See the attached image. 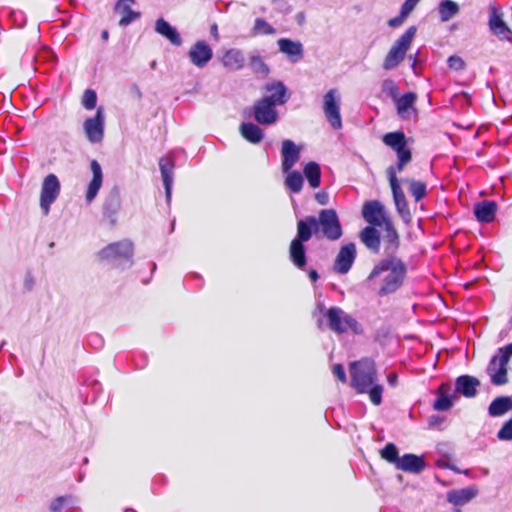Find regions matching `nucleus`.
Listing matches in <instances>:
<instances>
[{
	"instance_id": "obj_1",
	"label": "nucleus",
	"mask_w": 512,
	"mask_h": 512,
	"mask_svg": "<svg viewBox=\"0 0 512 512\" xmlns=\"http://www.w3.org/2000/svg\"><path fill=\"white\" fill-rule=\"evenodd\" d=\"M387 272L378 290L379 296L395 293L401 288L407 274V266L400 258H383L371 271L368 279L372 280Z\"/></svg>"
},
{
	"instance_id": "obj_2",
	"label": "nucleus",
	"mask_w": 512,
	"mask_h": 512,
	"mask_svg": "<svg viewBox=\"0 0 512 512\" xmlns=\"http://www.w3.org/2000/svg\"><path fill=\"white\" fill-rule=\"evenodd\" d=\"M297 223L299 226L310 229L311 237L316 236L336 241L343 234L339 217L334 209H323L319 212L318 217L306 216Z\"/></svg>"
},
{
	"instance_id": "obj_3",
	"label": "nucleus",
	"mask_w": 512,
	"mask_h": 512,
	"mask_svg": "<svg viewBox=\"0 0 512 512\" xmlns=\"http://www.w3.org/2000/svg\"><path fill=\"white\" fill-rule=\"evenodd\" d=\"M319 310L327 319V326L330 330L337 334L347 333L351 331L355 335L364 333L363 326L350 314L346 313L339 307H330L325 309L324 305H319Z\"/></svg>"
},
{
	"instance_id": "obj_4",
	"label": "nucleus",
	"mask_w": 512,
	"mask_h": 512,
	"mask_svg": "<svg viewBox=\"0 0 512 512\" xmlns=\"http://www.w3.org/2000/svg\"><path fill=\"white\" fill-rule=\"evenodd\" d=\"M133 255L134 245L127 239L111 243L99 252V256L102 260H106L122 269L132 265Z\"/></svg>"
},
{
	"instance_id": "obj_5",
	"label": "nucleus",
	"mask_w": 512,
	"mask_h": 512,
	"mask_svg": "<svg viewBox=\"0 0 512 512\" xmlns=\"http://www.w3.org/2000/svg\"><path fill=\"white\" fill-rule=\"evenodd\" d=\"M416 32L417 28L411 26L394 42L383 61L382 67L384 70L395 69L405 59Z\"/></svg>"
},
{
	"instance_id": "obj_6",
	"label": "nucleus",
	"mask_w": 512,
	"mask_h": 512,
	"mask_svg": "<svg viewBox=\"0 0 512 512\" xmlns=\"http://www.w3.org/2000/svg\"><path fill=\"white\" fill-rule=\"evenodd\" d=\"M375 363L371 359H362L351 365V385L358 393H366L375 383Z\"/></svg>"
},
{
	"instance_id": "obj_7",
	"label": "nucleus",
	"mask_w": 512,
	"mask_h": 512,
	"mask_svg": "<svg viewBox=\"0 0 512 512\" xmlns=\"http://www.w3.org/2000/svg\"><path fill=\"white\" fill-rule=\"evenodd\" d=\"M511 357L512 343L499 348L497 353L491 358L487 367V373L493 385L500 386L508 382L507 365Z\"/></svg>"
},
{
	"instance_id": "obj_8",
	"label": "nucleus",
	"mask_w": 512,
	"mask_h": 512,
	"mask_svg": "<svg viewBox=\"0 0 512 512\" xmlns=\"http://www.w3.org/2000/svg\"><path fill=\"white\" fill-rule=\"evenodd\" d=\"M311 238L310 229L297 224V234L290 243L289 256L292 263L299 269H303L307 264L305 243Z\"/></svg>"
},
{
	"instance_id": "obj_9",
	"label": "nucleus",
	"mask_w": 512,
	"mask_h": 512,
	"mask_svg": "<svg viewBox=\"0 0 512 512\" xmlns=\"http://www.w3.org/2000/svg\"><path fill=\"white\" fill-rule=\"evenodd\" d=\"M340 105L341 96L337 89L332 88L323 96V113L327 122L335 130H340L342 128Z\"/></svg>"
},
{
	"instance_id": "obj_10",
	"label": "nucleus",
	"mask_w": 512,
	"mask_h": 512,
	"mask_svg": "<svg viewBox=\"0 0 512 512\" xmlns=\"http://www.w3.org/2000/svg\"><path fill=\"white\" fill-rule=\"evenodd\" d=\"M387 175L392 190L396 210L400 215L401 219L403 220V222L405 224H409L412 221V214L408 202L406 200L405 194L399 185L395 169L393 167H388Z\"/></svg>"
},
{
	"instance_id": "obj_11",
	"label": "nucleus",
	"mask_w": 512,
	"mask_h": 512,
	"mask_svg": "<svg viewBox=\"0 0 512 512\" xmlns=\"http://www.w3.org/2000/svg\"><path fill=\"white\" fill-rule=\"evenodd\" d=\"M61 185L55 174H48L42 183L40 193V207L44 215H48L51 205L56 201L60 194Z\"/></svg>"
},
{
	"instance_id": "obj_12",
	"label": "nucleus",
	"mask_w": 512,
	"mask_h": 512,
	"mask_svg": "<svg viewBox=\"0 0 512 512\" xmlns=\"http://www.w3.org/2000/svg\"><path fill=\"white\" fill-rule=\"evenodd\" d=\"M251 111L252 114H248V116H253L254 120L260 125H273L279 118L276 108L266 99L260 98L255 101Z\"/></svg>"
},
{
	"instance_id": "obj_13",
	"label": "nucleus",
	"mask_w": 512,
	"mask_h": 512,
	"mask_svg": "<svg viewBox=\"0 0 512 512\" xmlns=\"http://www.w3.org/2000/svg\"><path fill=\"white\" fill-rule=\"evenodd\" d=\"M362 216L369 226H382L392 222L386 215L385 208L380 201H367L362 208Z\"/></svg>"
},
{
	"instance_id": "obj_14",
	"label": "nucleus",
	"mask_w": 512,
	"mask_h": 512,
	"mask_svg": "<svg viewBox=\"0 0 512 512\" xmlns=\"http://www.w3.org/2000/svg\"><path fill=\"white\" fill-rule=\"evenodd\" d=\"M104 112L101 107L97 109L94 117L88 118L83 124V128L87 139L91 143H99L104 136Z\"/></svg>"
},
{
	"instance_id": "obj_15",
	"label": "nucleus",
	"mask_w": 512,
	"mask_h": 512,
	"mask_svg": "<svg viewBox=\"0 0 512 512\" xmlns=\"http://www.w3.org/2000/svg\"><path fill=\"white\" fill-rule=\"evenodd\" d=\"M188 57L194 66L204 68L212 59L213 50L206 41L198 40L191 46Z\"/></svg>"
},
{
	"instance_id": "obj_16",
	"label": "nucleus",
	"mask_w": 512,
	"mask_h": 512,
	"mask_svg": "<svg viewBox=\"0 0 512 512\" xmlns=\"http://www.w3.org/2000/svg\"><path fill=\"white\" fill-rule=\"evenodd\" d=\"M356 259V246L354 243L343 245L334 262L333 269L339 274H346L351 269Z\"/></svg>"
},
{
	"instance_id": "obj_17",
	"label": "nucleus",
	"mask_w": 512,
	"mask_h": 512,
	"mask_svg": "<svg viewBox=\"0 0 512 512\" xmlns=\"http://www.w3.org/2000/svg\"><path fill=\"white\" fill-rule=\"evenodd\" d=\"M301 149L292 140L285 139L281 143L282 171L289 172L299 161Z\"/></svg>"
},
{
	"instance_id": "obj_18",
	"label": "nucleus",
	"mask_w": 512,
	"mask_h": 512,
	"mask_svg": "<svg viewBox=\"0 0 512 512\" xmlns=\"http://www.w3.org/2000/svg\"><path fill=\"white\" fill-rule=\"evenodd\" d=\"M264 90L267 95L263 96L261 99L268 100L269 103H272L273 106L283 105L288 101L287 88L281 81H272L267 83L264 86Z\"/></svg>"
},
{
	"instance_id": "obj_19",
	"label": "nucleus",
	"mask_w": 512,
	"mask_h": 512,
	"mask_svg": "<svg viewBox=\"0 0 512 512\" xmlns=\"http://www.w3.org/2000/svg\"><path fill=\"white\" fill-rule=\"evenodd\" d=\"M121 207L120 191L113 187L104 199L102 209L103 216L109 220L111 225L116 223V215Z\"/></svg>"
},
{
	"instance_id": "obj_20",
	"label": "nucleus",
	"mask_w": 512,
	"mask_h": 512,
	"mask_svg": "<svg viewBox=\"0 0 512 512\" xmlns=\"http://www.w3.org/2000/svg\"><path fill=\"white\" fill-rule=\"evenodd\" d=\"M245 55L241 49L230 48L220 57V62L228 71H239L245 66Z\"/></svg>"
},
{
	"instance_id": "obj_21",
	"label": "nucleus",
	"mask_w": 512,
	"mask_h": 512,
	"mask_svg": "<svg viewBox=\"0 0 512 512\" xmlns=\"http://www.w3.org/2000/svg\"><path fill=\"white\" fill-rule=\"evenodd\" d=\"M480 386V381L470 375H461L455 380V393H458L466 398H473L477 395V389Z\"/></svg>"
},
{
	"instance_id": "obj_22",
	"label": "nucleus",
	"mask_w": 512,
	"mask_h": 512,
	"mask_svg": "<svg viewBox=\"0 0 512 512\" xmlns=\"http://www.w3.org/2000/svg\"><path fill=\"white\" fill-rule=\"evenodd\" d=\"M277 44L279 51L285 54L292 63H296L303 58L304 49L300 41L281 38L277 41Z\"/></svg>"
},
{
	"instance_id": "obj_23",
	"label": "nucleus",
	"mask_w": 512,
	"mask_h": 512,
	"mask_svg": "<svg viewBox=\"0 0 512 512\" xmlns=\"http://www.w3.org/2000/svg\"><path fill=\"white\" fill-rule=\"evenodd\" d=\"M399 244L398 232L392 222H387L384 235V258H398L396 252L398 251Z\"/></svg>"
},
{
	"instance_id": "obj_24",
	"label": "nucleus",
	"mask_w": 512,
	"mask_h": 512,
	"mask_svg": "<svg viewBox=\"0 0 512 512\" xmlns=\"http://www.w3.org/2000/svg\"><path fill=\"white\" fill-rule=\"evenodd\" d=\"M92 179L88 184L86 192V201L91 203L97 196L103 182V173L101 165L96 160H92L91 164Z\"/></svg>"
},
{
	"instance_id": "obj_25",
	"label": "nucleus",
	"mask_w": 512,
	"mask_h": 512,
	"mask_svg": "<svg viewBox=\"0 0 512 512\" xmlns=\"http://www.w3.org/2000/svg\"><path fill=\"white\" fill-rule=\"evenodd\" d=\"M132 4H134V0H118L115 5V12L121 16L119 20L121 27L128 26L141 16L140 12L132 9Z\"/></svg>"
},
{
	"instance_id": "obj_26",
	"label": "nucleus",
	"mask_w": 512,
	"mask_h": 512,
	"mask_svg": "<svg viewBox=\"0 0 512 512\" xmlns=\"http://www.w3.org/2000/svg\"><path fill=\"white\" fill-rule=\"evenodd\" d=\"M425 467V461L421 456L407 453L400 458L396 469L412 474H419L425 469Z\"/></svg>"
},
{
	"instance_id": "obj_27",
	"label": "nucleus",
	"mask_w": 512,
	"mask_h": 512,
	"mask_svg": "<svg viewBox=\"0 0 512 512\" xmlns=\"http://www.w3.org/2000/svg\"><path fill=\"white\" fill-rule=\"evenodd\" d=\"M159 168L165 188L166 201L167 203H170L174 175V161L170 158H161L159 160Z\"/></svg>"
},
{
	"instance_id": "obj_28",
	"label": "nucleus",
	"mask_w": 512,
	"mask_h": 512,
	"mask_svg": "<svg viewBox=\"0 0 512 512\" xmlns=\"http://www.w3.org/2000/svg\"><path fill=\"white\" fill-rule=\"evenodd\" d=\"M489 27L491 32L502 40H511L512 32L502 19V15L493 9L490 13Z\"/></svg>"
},
{
	"instance_id": "obj_29",
	"label": "nucleus",
	"mask_w": 512,
	"mask_h": 512,
	"mask_svg": "<svg viewBox=\"0 0 512 512\" xmlns=\"http://www.w3.org/2000/svg\"><path fill=\"white\" fill-rule=\"evenodd\" d=\"M497 204L494 201L484 200L474 205V215L481 223H490L494 220Z\"/></svg>"
},
{
	"instance_id": "obj_30",
	"label": "nucleus",
	"mask_w": 512,
	"mask_h": 512,
	"mask_svg": "<svg viewBox=\"0 0 512 512\" xmlns=\"http://www.w3.org/2000/svg\"><path fill=\"white\" fill-rule=\"evenodd\" d=\"M376 227L377 226H367L359 234L361 242L372 253H378L381 244L380 234Z\"/></svg>"
},
{
	"instance_id": "obj_31",
	"label": "nucleus",
	"mask_w": 512,
	"mask_h": 512,
	"mask_svg": "<svg viewBox=\"0 0 512 512\" xmlns=\"http://www.w3.org/2000/svg\"><path fill=\"white\" fill-rule=\"evenodd\" d=\"M477 492L474 487L451 490L447 493V500L455 506H463L476 497Z\"/></svg>"
},
{
	"instance_id": "obj_32",
	"label": "nucleus",
	"mask_w": 512,
	"mask_h": 512,
	"mask_svg": "<svg viewBox=\"0 0 512 512\" xmlns=\"http://www.w3.org/2000/svg\"><path fill=\"white\" fill-rule=\"evenodd\" d=\"M451 385L442 383L437 390V398L434 401L433 408L436 411H448L453 406L454 395H450Z\"/></svg>"
},
{
	"instance_id": "obj_33",
	"label": "nucleus",
	"mask_w": 512,
	"mask_h": 512,
	"mask_svg": "<svg viewBox=\"0 0 512 512\" xmlns=\"http://www.w3.org/2000/svg\"><path fill=\"white\" fill-rule=\"evenodd\" d=\"M155 31L168 39L173 45L180 46L182 38L177 29L171 26L166 20L160 18L155 23Z\"/></svg>"
},
{
	"instance_id": "obj_34",
	"label": "nucleus",
	"mask_w": 512,
	"mask_h": 512,
	"mask_svg": "<svg viewBox=\"0 0 512 512\" xmlns=\"http://www.w3.org/2000/svg\"><path fill=\"white\" fill-rule=\"evenodd\" d=\"M239 131L241 136L252 144H258L264 138V131L252 122H243L239 127Z\"/></svg>"
},
{
	"instance_id": "obj_35",
	"label": "nucleus",
	"mask_w": 512,
	"mask_h": 512,
	"mask_svg": "<svg viewBox=\"0 0 512 512\" xmlns=\"http://www.w3.org/2000/svg\"><path fill=\"white\" fill-rule=\"evenodd\" d=\"M512 410V398L509 396H498L488 406V414L491 417H500Z\"/></svg>"
},
{
	"instance_id": "obj_36",
	"label": "nucleus",
	"mask_w": 512,
	"mask_h": 512,
	"mask_svg": "<svg viewBox=\"0 0 512 512\" xmlns=\"http://www.w3.org/2000/svg\"><path fill=\"white\" fill-rule=\"evenodd\" d=\"M417 95L413 92L403 94L401 97H397L394 101L396 102L397 113L402 119H409V110L413 109L414 103L416 102Z\"/></svg>"
},
{
	"instance_id": "obj_37",
	"label": "nucleus",
	"mask_w": 512,
	"mask_h": 512,
	"mask_svg": "<svg viewBox=\"0 0 512 512\" xmlns=\"http://www.w3.org/2000/svg\"><path fill=\"white\" fill-rule=\"evenodd\" d=\"M458 3L452 0H442L438 5V12L442 22H448L459 13Z\"/></svg>"
},
{
	"instance_id": "obj_38",
	"label": "nucleus",
	"mask_w": 512,
	"mask_h": 512,
	"mask_svg": "<svg viewBox=\"0 0 512 512\" xmlns=\"http://www.w3.org/2000/svg\"><path fill=\"white\" fill-rule=\"evenodd\" d=\"M382 141L385 145L392 148L394 151H397L405 146H407V138L402 131H395L386 133Z\"/></svg>"
},
{
	"instance_id": "obj_39",
	"label": "nucleus",
	"mask_w": 512,
	"mask_h": 512,
	"mask_svg": "<svg viewBox=\"0 0 512 512\" xmlns=\"http://www.w3.org/2000/svg\"><path fill=\"white\" fill-rule=\"evenodd\" d=\"M303 173L312 188L320 186L321 169L318 163L314 161L307 163L303 169Z\"/></svg>"
},
{
	"instance_id": "obj_40",
	"label": "nucleus",
	"mask_w": 512,
	"mask_h": 512,
	"mask_svg": "<svg viewBox=\"0 0 512 512\" xmlns=\"http://www.w3.org/2000/svg\"><path fill=\"white\" fill-rule=\"evenodd\" d=\"M288 175L285 178V186L293 193H299L303 187V176L300 172L292 169L287 172Z\"/></svg>"
},
{
	"instance_id": "obj_41",
	"label": "nucleus",
	"mask_w": 512,
	"mask_h": 512,
	"mask_svg": "<svg viewBox=\"0 0 512 512\" xmlns=\"http://www.w3.org/2000/svg\"><path fill=\"white\" fill-rule=\"evenodd\" d=\"M381 458L393 464L395 468L400 461L398 448L394 443H387L380 451Z\"/></svg>"
},
{
	"instance_id": "obj_42",
	"label": "nucleus",
	"mask_w": 512,
	"mask_h": 512,
	"mask_svg": "<svg viewBox=\"0 0 512 512\" xmlns=\"http://www.w3.org/2000/svg\"><path fill=\"white\" fill-rule=\"evenodd\" d=\"M276 33V29L269 24L263 18H256L254 22V26L251 29V34L253 36L259 35H273Z\"/></svg>"
},
{
	"instance_id": "obj_43",
	"label": "nucleus",
	"mask_w": 512,
	"mask_h": 512,
	"mask_svg": "<svg viewBox=\"0 0 512 512\" xmlns=\"http://www.w3.org/2000/svg\"><path fill=\"white\" fill-rule=\"evenodd\" d=\"M404 181L409 184V192L415 198L416 202L422 200L426 196L427 187L424 182L414 179H405Z\"/></svg>"
},
{
	"instance_id": "obj_44",
	"label": "nucleus",
	"mask_w": 512,
	"mask_h": 512,
	"mask_svg": "<svg viewBox=\"0 0 512 512\" xmlns=\"http://www.w3.org/2000/svg\"><path fill=\"white\" fill-rule=\"evenodd\" d=\"M249 66L256 74L266 76L269 73V67L260 55H251L249 58Z\"/></svg>"
},
{
	"instance_id": "obj_45",
	"label": "nucleus",
	"mask_w": 512,
	"mask_h": 512,
	"mask_svg": "<svg viewBox=\"0 0 512 512\" xmlns=\"http://www.w3.org/2000/svg\"><path fill=\"white\" fill-rule=\"evenodd\" d=\"M382 92L389 97H391L393 100L397 99L399 96V89L397 84L392 79H385L382 82Z\"/></svg>"
},
{
	"instance_id": "obj_46",
	"label": "nucleus",
	"mask_w": 512,
	"mask_h": 512,
	"mask_svg": "<svg viewBox=\"0 0 512 512\" xmlns=\"http://www.w3.org/2000/svg\"><path fill=\"white\" fill-rule=\"evenodd\" d=\"M369 394V398L374 405H380L382 403L383 386L380 384H373L368 388L366 392Z\"/></svg>"
},
{
	"instance_id": "obj_47",
	"label": "nucleus",
	"mask_w": 512,
	"mask_h": 512,
	"mask_svg": "<svg viewBox=\"0 0 512 512\" xmlns=\"http://www.w3.org/2000/svg\"><path fill=\"white\" fill-rule=\"evenodd\" d=\"M83 106L88 109L92 110L96 107L97 104V95L94 90L87 89L84 92L83 99H82Z\"/></svg>"
},
{
	"instance_id": "obj_48",
	"label": "nucleus",
	"mask_w": 512,
	"mask_h": 512,
	"mask_svg": "<svg viewBox=\"0 0 512 512\" xmlns=\"http://www.w3.org/2000/svg\"><path fill=\"white\" fill-rule=\"evenodd\" d=\"M497 437L502 441L512 440V417L503 424L497 433Z\"/></svg>"
},
{
	"instance_id": "obj_49",
	"label": "nucleus",
	"mask_w": 512,
	"mask_h": 512,
	"mask_svg": "<svg viewBox=\"0 0 512 512\" xmlns=\"http://www.w3.org/2000/svg\"><path fill=\"white\" fill-rule=\"evenodd\" d=\"M447 63L448 67L455 71L462 70L465 67V62L463 61V59L456 55L450 56L447 60Z\"/></svg>"
},
{
	"instance_id": "obj_50",
	"label": "nucleus",
	"mask_w": 512,
	"mask_h": 512,
	"mask_svg": "<svg viewBox=\"0 0 512 512\" xmlns=\"http://www.w3.org/2000/svg\"><path fill=\"white\" fill-rule=\"evenodd\" d=\"M69 499L67 496H59L50 504V512H61L64 504Z\"/></svg>"
},
{
	"instance_id": "obj_51",
	"label": "nucleus",
	"mask_w": 512,
	"mask_h": 512,
	"mask_svg": "<svg viewBox=\"0 0 512 512\" xmlns=\"http://www.w3.org/2000/svg\"><path fill=\"white\" fill-rule=\"evenodd\" d=\"M395 152L397 154V160H399V161L409 163L412 159V152L407 146H405Z\"/></svg>"
},
{
	"instance_id": "obj_52",
	"label": "nucleus",
	"mask_w": 512,
	"mask_h": 512,
	"mask_svg": "<svg viewBox=\"0 0 512 512\" xmlns=\"http://www.w3.org/2000/svg\"><path fill=\"white\" fill-rule=\"evenodd\" d=\"M88 343L91 347L100 349L104 344V340L99 334L94 333L88 336Z\"/></svg>"
},
{
	"instance_id": "obj_53",
	"label": "nucleus",
	"mask_w": 512,
	"mask_h": 512,
	"mask_svg": "<svg viewBox=\"0 0 512 512\" xmlns=\"http://www.w3.org/2000/svg\"><path fill=\"white\" fill-rule=\"evenodd\" d=\"M416 5L417 3L414 2L413 0H405V2L401 6L400 13L402 14V16L408 17L410 13L414 10Z\"/></svg>"
},
{
	"instance_id": "obj_54",
	"label": "nucleus",
	"mask_w": 512,
	"mask_h": 512,
	"mask_svg": "<svg viewBox=\"0 0 512 512\" xmlns=\"http://www.w3.org/2000/svg\"><path fill=\"white\" fill-rule=\"evenodd\" d=\"M333 374L341 381V382H345L346 381V373H345V370L343 368V366L341 364H335L333 366Z\"/></svg>"
},
{
	"instance_id": "obj_55",
	"label": "nucleus",
	"mask_w": 512,
	"mask_h": 512,
	"mask_svg": "<svg viewBox=\"0 0 512 512\" xmlns=\"http://www.w3.org/2000/svg\"><path fill=\"white\" fill-rule=\"evenodd\" d=\"M406 18H407L406 16H402V14L400 13L398 16L391 18L388 21V25L390 27L397 28L403 24V22L405 21Z\"/></svg>"
},
{
	"instance_id": "obj_56",
	"label": "nucleus",
	"mask_w": 512,
	"mask_h": 512,
	"mask_svg": "<svg viewBox=\"0 0 512 512\" xmlns=\"http://www.w3.org/2000/svg\"><path fill=\"white\" fill-rule=\"evenodd\" d=\"M315 199L317 202L321 205H326L328 203L329 197L328 194L325 191H320L316 193Z\"/></svg>"
},
{
	"instance_id": "obj_57",
	"label": "nucleus",
	"mask_w": 512,
	"mask_h": 512,
	"mask_svg": "<svg viewBox=\"0 0 512 512\" xmlns=\"http://www.w3.org/2000/svg\"><path fill=\"white\" fill-rule=\"evenodd\" d=\"M443 422V418L439 415H432L429 417L428 424L431 428L439 426Z\"/></svg>"
},
{
	"instance_id": "obj_58",
	"label": "nucleus",
	"mask_w": 512,
	"mask_h": 512,
	"mask_svg": "<svg viewBox=\"0 0 512 512\" xmlns=\"http://www.w3.org/2000/svg\"><path fill=\"white\" fill-rule=\"evenodd\" d=\"M387 381H388L389 385L396 386V384L398 382L397 374L396 373H389L387 375Z\"/></svg>"
},
{
	"instance_id": "obj_59",
	"label": "nucleus",
	"mask_w": 512,
	"mask_h": 512,
	"mask_svg": "<svg viewBox=\"0 0 512 512\" xmlns=\"http://www.w3.org/2000/svg\"><path fill=\"white\" fill-rule=\"evenodd\" d=\"M33 285H34L33 277L31 275L26 276L25 281H24V287L27 290H31Z\"/></svg>"
},
{
	"instance_id": "obj_60",
	"label": "nucleus",
	"mask_w": 512,
	"mask_h": 512,
	"mask_svg": "<svg viewBox=\"0 0 512 512\" xmlns=\"http://www.w3.org/2000/svg\"><path fill=\"white\" fill-rule=\"evenodd\" d=\"M437 466L439 468H448V469H454V465L448 463L447 461L445 460H438L437 461Z\"/></svg>"
},
{
	"instance_id": "obj_61",
	"label": "nucleus",
	"mask_w": 512,
	"mask_h": 512,
	"mask_svg": "<svg viewBox=\"0 0 512 512\" xmlns=\"http://www.w3.org/2000/svg\"><path fill=\"white\" fill-rule=\"evenodd\" d=\"M310 280L314 283L319 279V274L316 270L311 269L308 273Z\"/></svg>"
},
{
	"instance_id": "obj_62",
	"label": "nucleus",
	"mask_w": 512,
	"mask_h": 512,
	"mask_svg": "<svg viewBox=\"0 0 512 512\" xmlns=\"http://www.w3.org/2000/svg\"><path fill=\"white\" fill-rule=\"evenodd\" d=\"M407 164L408 163H406V162H402V161L397 160L396 167H394V166H392V167L395 169V171L397 173V172H401L404 169L405 165H407Z\"/></svg>"
},
{
	"instance_id": "obj_63",
	"label": "nucleus",
	"mask_w": 512,
	"mask_h": 512,
	"mask_svg": "<svg viewBox=\"0 0 512 512\" xmlns=\"http://www.w3.org/2000/svg\"><path fill=\"white\" fill-rule=\"evenodd\" d=\"M296 19L299 24H302L305 19L304 13H302V12L298 13L296 16Z\"/></svg>"
},
{
	"instance_id": "obj_64",
	"label": "nucleus",
	"mask_w": 512,
	"mask_h": 512,
	"mask_svg": "<svg viewBox=\"0 0 512 512\" xmlns=\"http://www.w3.org/2000/svg\"><path fill=\"white\" fill-rule=\"evenodd\" d=\"M417 56H418V53H416L415 55H410V57H409L412 60V68L413 69L415 68V65L417 62Z\"/></svg>"
}]
</instances>
